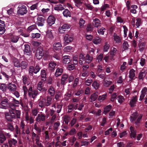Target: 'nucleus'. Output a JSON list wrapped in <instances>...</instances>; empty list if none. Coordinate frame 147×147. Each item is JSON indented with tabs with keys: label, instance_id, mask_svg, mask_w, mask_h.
<instances>
[{
	"label": "nucleus",
	"instance_id": "obj_38",
	"mask_svg": "<svg viewBox=\"0 0 147 147\" xmlns=\"http://www.w3.org/2000/svg\"><path fill=\"white\" fill-rule=\"evenodd\" d=\"M132 116H131L130 117L132 120V121H135L138 116V113L137 112H135L132 114Z\"/></svg>",
	"mask_w": 147,
	"mask_h": 147
},
{
	"label": "nucleus",
	"instance_id": "obj_64",
	"mask_svg": "<svg viewBox=\"0 0 147 147\" xmlns=\"http://www.w3.org/2000/svg\"><path fill=\"white\" fill-rule=\"evenodd\" d=\"M92 82V79H88L86 81L85 84L86 85L89 86Z\"/></svg>",
	"mask_w": 147,
	"mask_h": 147
},
{
	"label": "nucleus",
	"instance_id": "obj_25",
	"mask_svg": "<svg viewBox=\"0 0 147 147\" xmlns=\"http://www.w3.org/2000/svg\"><path fill=\"white\" fill-rule=\"evenodd\" d=\"M94 24L95 27H98L100 26V21L98 18H95L93 20Z\"/></svg>",
	"mask_w": 147,
	"mask_h": 147
},
{
	"label": "nucleus",
	"instance_id": "obj_10",
	"mask_svg": "<svg viewBox=\"0 0 147 147\" xmlns=\"http://www.w3.org/2000/svg\"><path fill=\"white\" fill-rule=\"evenodd\" d=\"M64 40L66 44H68L73 40V38L71 36L66 34L64 37Z\"/></svg>",
	"mask_w": 147,
	"mask_h": 147
},
{
	"label": "nucleus",
	"instance_id": "obj_44",
	"mask_svg": "<svg viewBox=\"0 0 147 147\" xmlns=\"http://www.w3.org/2000/svg\"><path fill=\"white\" fill-rule=\"evenodd\" d=\"M14 66L17 67H20V63L18 59H16L13 61Z\"/></svg>",
	"mask_w": 147,
	"mask_h": 147
},
{
	"label": "nucleus",
	"instance_id": "obj_52",
	"mask_svg": "<svg viewBox=\"0 0 147 147\" xmlns=\"http://www.w3.org/2000/svg\"><path fill=\"white\" fill-rule=\"evenodd\" d=\"M36 28V24H34L29 27L27 28V30L28 31H30V32Z\"/></svg>",
	"mask_w": 147,
	"mask_h": 147
},
{
	"label": "nucleus",
	"instance_id": "obj_46",
	"mask_svg": "<svg viewBox=\"0 0 147 147\" xmlns=\"http://www.w3.org/2000/svg\"><path fill=\"white\" fill-rule=\"evenodd\" d=\"M93 27L91 24H88L87 25L86 30L87 32H90L92 31Z\"/></svg>",
	"mask_w": 147,
	"mask_h": 147
},
{
	"label": "nucleus",
	"instance_id": "obj_40",
	"mask_svg": "<svg viewBox=\"0 0 147 147\" xmlns=\"http://www.w3.org/2000/svg\"><path fill=\"white\" fill-rule=\"evenodd\" d=\"M34 129L37 131V134L40 135L41 132V129L38 127L36 124L34 125Z\"/></svg>",
	"mask_w": 147,
	"mask_h": 147
},
{
	"label": "nucleus",
	"instance_id": "obj_12",
	"mask_svg": "<svg viewBox=\"0 0 147 147\" xmlns=\"http://www.w3.org/2000/svg\"><path fill=\"white\" fill-rule=\"evenodd\" d=\"M37 19L38 22L37 24L38 26H43L45 20V18L42 17H38Z\"/></svg>",
	"mask_w": 147,
	"mask_h": 147
},
{
	"label": "nucleus",
	"instance_id": "obj_4",
	"mask_svg": "<svg viewBox=\"0 0 147 147\" xmlns=\"http://www.w3.org/2000/svg\"><path fill=\"white\" fill-rule=\"evenodd\" d=\"M27 12L26 7L24 5L18 7L17 13L19 14L23 15L26 14Z\"/></svg>",
	"mask_w": 147,
	"mask_h": 147
},
{
	"label": "nucleus",
	"instance_id": "obj_54",
	"mask_svg": "<svg viewBox=\"0 0 147 147\" xmlns=\"http://www.w3.org/2000/svg\"><path fill=\"white\" fill-rule=\"evenodd\" d=\"M76 3V5L78 7L82 5V2H81V0H73Z\"/></svg>",
	"mask_w": 147,
	"mask_h": 147
},
{
	"label": "nucleus",
	"instance_id": "obj_39",
	"mask_svg": "<svg viewBox=\"0 0 147 147\" xmlns=\"http://www.w3.org/2000/svg\"><path fill=\"white\" fill-rule=\"evenodd\" d=\"M23 83L24 84H27L28 85L29 84V82H28V77L25 76H23L22 77Z\"/></svg>",
	"mask_w": 147,
	"mask_h": 147
},
{
	"label": "nucleus",
	"instance_id": "obj_58",
	"mask_svg": "<svg viewBox=\"0 0 147 147\" xmlns=\"http://www.w3.org/2000/svg\"><path fill=\"white\" fill-rule=\"evenodd\" d=\"M62 28V29H63L65 30H66L70 28V26L67 24H64L63 26H61Z\"/></svg>",
	"mask_w": 147,
	"mask_h": 147
},
{
	"label": "nucleus",
	"instance_id": "obj_49",
	"mask_svg": "<svg viewBox=\"0 0 147 147\" xmlns=\"http://www.w3.org/2000/svg\"><path fill=\"white\" fill-rule=\"evenodd\" d=\"M118 98V100L119 102L120 103H122L123 102L124 100V97L121 95H119L117 97Z\"/></svg>",
	"mask_w": 147,
	"mask_h": 147
},
{
	"label": "nucleus",
	"instance_id": "obj_43",
	"mask_svg": "<svg viewBox=\"0 0 147 147\" xmlns=\"http://www.w3.org/2000/svg\"><path fill=\"white\" fill-rule=\"evenodd\" d=\"M39 106L41 108L44 107L46 106V105L45 102V100H43L39 101L38 103Z\"/></svg>",
	"mask_w": 147,
	"mask_h": 147
},
{
	"label": "nucleus",
	"instance_id": "obj_55",
	"mask_svg": "<svg viewBox=\"0 0 147 147\" xmlns=\"http://www.w3.org/2000/svg\"><path fill=\"white\" fill-rule=\"evenodd\" d=\"M105 29L103 27H102L100 28H98V33L100 34L103 35L104 34V32L105 31Z\"/></svg>",
	"mask_w": 147,
	"mask_h": 147
},
{
	"label": "nucleus",
	"instance_id": "obj_20",
	"mask_svg": "<svg viewBox=\"0 0 147 147\" xmlns=\"http://www.w3.org/2000/svg\"><path fill=\"white\" fill-rule=\"evenodd\" d=\"M56 65V64L53 61H51L49 64V68L51 71H53Z\"/></svg>",
	"mask_w": 147,
	"mask_h": 147
},
{
	"label": "nucleus",
	"instance_id": "obj_59",
	"mask_svg": "<svg viewBox=\"0 0 147 147\" xmlns=\"http://www.w3.org/2000/svg\"><path fill=\"white\" fill-rule=\"evenodd\" d=\"M12 102L15 104L16 106H18L20 104V101L16 100L15 98H12Z\"/></svg>",
	"mask_w": 147,
	"mask_h": 147
},
{
	"label": "nucleus",
	"instance_id": "obj_21",
	"mask_svg": "<svg viewBox=\"0 0 147 147\" xmlns=\"http://www.w3.org/2000/svg\"><path fill=\"white\" fill-rule=\"evenodd\" d=\"M8 88L11 91H14L16 89V86L14 84L10 83L7 86Z\"/></svg>",
	"mask_w": 147,
	"mask_h": 147
},
{
	"label": "nucleus",
	"instance_id": "obj_17",
	"mask_svg": "<svg viewBox=\"0 0 147 147\" xmlns=\"http://www.w3.org/2000/svg\"><path fill=\"white\" fill-rule=\"evenodd\" d=\"M70 57L69 56H65L63 57V62L65 64H68L71 61Z\"/></svg>",
	"mask_w": 147,
	"mask_h": 147
},
{
	"label": "nucleus",
	"instance_id": "obj_14",
	"mask_svg": "<svg viewBox=\"0 0 147 147\" xmlns=\"http://www.w3.org/2000/svg\"><path fill=\"white\" fill-rule=\"evenodd\" d=\"M130 131L131 132L130 137L131 138H135L136 136V131L135 130L134 127L131 126L130 127Z\"/></svg>",
	"mask_w": 147,
	"mask_h": 147
},
{
	"label": "nucleus",
	"instance_id": "obj_42",
	"mask_svg": "<svg viewBox=\"0 0 147 147\" xmlns=\"http://www.w3.org/2000/svg\"><path fill=\"white\" fill-rule=\"evenodd\" d=\"M19 38L17 36H14L11 38V41L14 43L17 42Z\"/></svg>",
	"mask_w": 147,
	"mask_h": 147
},
{
	"label": "nucleus",
	"instance_id": "obj_41",
	"mask_svg": "<svg viewBox=\"0 0 147 147\" xmlns=\"http://www.w3.org/2000/svg\"><path fill=\"white\" fill-rule=\"evenodd\" d=\"M52 98L50 97H47V101L45 100V102L46 106L47 107L51 103Z\"/></svg>",
	"mask_w": 147,
	"mask_h": 147
},
{
	"label": "nucleus",
	"instance_id": "obj_23",
	"mask_svg": "<svg viewBox=\"0 0 147 147\" xmlns=\"http://www.w3.org/2000/svg\"><path fill=\"white\" fill-rule=\"evenodd\" d=\"M63 70L61 68L57 67L55 73V76L56 77H58L60 76L63 73Z\"/></svg>",
	"mask_w": 147,
	"mask_h": 147
},
{
	"label": "nucleus",
	"instance_id": "obj_61",
	"mask_svg": "<svg viewBox=\"0 0 147 147\" xmlns=\"http://www.w3.org/2000/svg\"><path fill=\"white\" fill-rule=\"evenodd\" d=\"M46 36L47 38H49L51 39H52L53 38V35L52 32L50 31L47 33L46 34Z\"/></svg>",
	"mask_w": 147,
	"mask_h": 147
},
{
	"label": "nucleus",
	"instance_id": "obj_35",
	"mask_svg": "<svg viewBox=\"0 0 147 147\" xmlns=\"http://www.w3.org/2000/svg\"><path fill=\"white\" fill-rule=\"evenodd\" d=\"M38 94V91L36 90H34L32 93H31V95H28L29 97H32L33 98H35Z\"/></svg>",
	"mask_w": 147,
	"mask_h": 147
},
{
	"label": "nucleus",
	"instance_id": "obj_63",
	"mask_svg": "<svg viewBox=\"0 0 147 147\" xmlns=\"http://www.w3.org/2000/svg\"><path fill=\"white\" fill-rule=\"evenodd\" d=\"M115 92L113 93L111 96V101L112 102H113L115 99L117 97V94Z\"/></svg>",
	"mask_w": 147,
	"mask_h": 147
},
{
	"label": "nucleus",
	"instance_id": "obj_45",
	"mask_svg": "<svg viewBox=\"0 0 147 147\" xmlns=\"http://www.w3.org/2000/svg\"><path fill=\"white\" fill-rule=\"evenodd\" d=\"M142 115L141 114H140L137 119L136 121L135 122V123L137 126H139V124L140 122V121L142 119Z\"/></svg>",
	"mask_w": 147,
	"mask_h": 147
},
{
	"label": "nucleus",
	"instance_id": "obj_37",
	"mask_svg": "<svg viewBox=\"0 0 147 147\" xmlns=\"http://www.w3.org/2000/svg\"><path fill=\"white\" fill-rule=\"evenodd\" d=\"M74 64L71 63L67 65V68L69 70H72L75 69Z\"/></svg>",
	"mask_w": 147,
	"mask_h": 147
},
{
	"label": "nucleus",
	"instance_id": "obj_24",
	"mask_svg": "<svg viewBox=\"0 0 147 147\" xmlns=\"http://www.w3.org/2000/svg\"><path fill=\"white\" fill-rule=\"evenodd\" d=\"M85 57L84 54L82 53H80L79 55V64L82 65L83 64L82 62L84 61H85Z\"/></svg>",
	"mask_w": 147,
	"mask_h": 147
},
{
	"label": "nucleus",
	"instance_id": "obj_33",
	"mask_svg": "<svg viewBox=\"0 0 147 147\" xmlns=\"http://www.w3.org/2000/svg\"><path fill=\"white\" fill-rule=\"evenodd\" d=\"M7 88L6 84L3 83L1 84L0 86V89L3 92H6Z\"/></svg>",
	"mask_w": 147,
	"mask_h": 147
},
{
	"label": "nucleus",
	"instance_id": "obj_8",
	"mask_svg": "<svg viewBox=\"0 0 147 147\" xmlns=\"http://www.w3.org/2000/svg\"><path fill=\"white\" fill-rule=\"evenodd\" d=\"M68 76L67 74H63L62 76L61 84L62 85L64 86L67 82Z\"/></svg>",
	"mask_w": 147,
	"mask_h": 147
},
{
	"label": "nucleus",
	"instance_id": "obj_28",
	"mask_svg": "<svg viewBox=\"0 0 147 147\" xmlns=\"http://www.w3.org/2000/svg\"><path fill=\"white\" fill-rule=\"evenodd\" d=\"M98 96L97 93V92H95L92 94L90 96L91 102L94 101L97 98Z\"/></svg>",
	"mask_w": 147,
	"mask_h": 147
},
{
	"label": "nucleus",
	"instance_id": "obj_2",
	"mask_svg": "<svg viewBox=\"0 0 147 147\" xmlns=\"http://www.w3.org/2000/svg\"><path fill=\"white\" fill-rule=\"evenodd\" d=\"M41 68L38 64L35 65L34 66H30L28 70L29 74L31 76L33 75L34 73L36 74L39 71Z\"/></svg>",
	"mask_w": 147,
	"mask_h": 147
},
{
	"label": "nucleus",
	"instance_id": "obj_53",
	"mask_svg": "<svg viewBox=\"0 0 147 147\" xmlns=\"http://www.w3.org/2000/svg\"><path fill=\"white\" fill-rule=\"evenodd\" d=\"M104 85L105 86H109L112 83V82L109 81H108L107 80H106L105 79V78L104 80Z\"/></svg>",
	"mask_w": 147,
	"mask_h": 147
},
{
	"label": "nucleus",
	"instance_id": "obj_60",
	"mask_svg": "<svg viewBox=\"0 0 147 147\" xmlns=\"http://www.w3.org/2000/svg\"><path fill=\"white\" fill-rule=\"evenodd\" d=\"M85 5L87 9L88 10H92L93 8V7L92 5L89 4L85 3Z\"/></svg>",
	"mask_w": 147,
	"mask_h": 147
},
{
	"label": "nucleus",
	"instance_id": "obj_3",
	"mask_svg": "<svg viewBox=\"0 0 147 147\" xmlns=\"http://www.w3.org/2000/svg\"><path fill=\"white\" fill-rule=\"evenodd\" d=\"M44 52L42 47H38L36 51V57L38 59L40 60L44 56Z\"/></svg>",
	"mask_w": 147,
	"mask_h": 147
},
{
	"label": "nucleus",
	"instance_id": "obj_47",
	"mask_svg": "<svg viewBox=\"0 0 147 147\" xmlns=\"http://www.w3.org/2000/svg\"><path fill=\"white\" fill-rule=\"evenodd\" d=\"M129 46L128 42L127 41H125L124 42L123 44V49L124 50L127 49Z\"/></svg>",
	"mask_w": 147,
	"mask_h": 147
},
{
	"label": "nucleus",
	"instance_id": "obj_51",
	"mask_svg": "<svg viewBox=\"0 0 147 147\" xmlns=\"http://www.w3.org/2000/svg\"><path fill=\"white\" fill-rule=\"evenodd\" d=\"M54 9L55 10L57 11H61L64 9L63 7L61 5H57V6L54 7Z\"/></svg>",
	"mask_w": 147,
	"mask_h": 147
},
{
	"label": "nucleus",
	"instance_id": "obj_11",
	"mask_svg": "<svg viewBox=\"0 0 147 147\" xmlns=\"http://www.w3.org/2000/svg\"><path fill=\"white\" fill-rule=\"evenodd\" d=\"M8 143L9 147H12V145L16 146L18 142L17 141L13 138H11L8 140Z\"/></svg>",
	"mask_w": 147,
	"mask_h": 147
},
{
	"label": "nucleus",
	"instance_id": "obj_26",
	"mask_svg": "<svg viewBox=\"0 0 147 147\" xmlns=\"http://www.w3.org/2000/svg\"><path fill=\"white\" fill-rule=\"evenodd\" d=\"M93 59L92 56H90V55L88 54L85 57V61L86 63H91Z\"/></svg>",
	"mask_w": 147,
	"mask_h": 147
},
{
	"label": "nucleus",
	"instance_id": "obj_27",
	"mask_svg": "<svg viewBox=\"0 0 147 147\" xmlns=\"http://www.w3.org/2000/svg\"><path fill=\"white\" fill-rule=\"evenodd\" d=\"M6 140V138L4 136L2 132L0 133V144H3Z\"/></svg>",
	"mask_w": 147,
	"mask_h": 147
},
{
	"label": "nucleus",
	"instance_id": "obj_16",
	"mask_svg": "<svg viewBox=\"0 0 147 147\" xmlns=\"http://www.w3.org/2000/svg\"><path fill=\"white\" fill-rule=\"evenodd\" d=\"M62 45L60 42H57L54 44L53 49L56 51H59L61 49Z\"/></svg>",
	"mask_w": 147,
	"mask_h": 147
},
{
	"label": "nucleus",
	"instance_id": "obj_15",
	"mask_svg": "<svg viewBox=\"0 0 147 147\" xmlns=\"http://www.w3.org/2000/svg\"><path fill=\"white\" fill-rule=\"evenodd\" d=\"M137 100V98L136 96H133L132 99L130 100L129 104L131 107H134L135 106V104L136 103Z\"/></svg>",
	"mask_w": 147,
	"mask_h": 147
},
{
	"label": "nucleus",
	"instance_id": "obj_1",
	"mask_svg": "<svg viewBox=\"0 0 147 147\" xmlns=\"http://www.w3.org/2000/svg\"><path fill=\"white\" fill-rule=\"evenodd\" d=\"M21 113L20 111L15 109H10L9 112L5 113V116L8 121L12 122L13 119H19L20 118Z\"/></svg>",
	"mask_w": 147,
	"mask_h": 147
},
{
	"label": "nucleus",
	"instance_id": "obj_48",
	"mask_svg": "<svg viewBox=\"0 0 147 147\" xmlns=\"http://www.w3.org/2000/svg\"><path fill=\"white\" fill-rule=\"evenodd\" d=\"M99 83L97 82L96 81H94L92 83V86L95 88V89H97L99 86Z\"/></svg>",
	"mask_w": 147,
	"mask_h": 147
},
{
	"label": "nucleus",
	"instance_id": "obj_31",
	"mask_svg": "<svg viewBox=\"0 0 147 147\" xmlns=\"http://www.w3.org/2000/svg\"><path fill=\"white\" fill-rule=\"evenodd\" d=\"M101 41V39L98 37H96L93 40V42L95 44L100 43Z\"/></svg>",
	"mask_w": 147,
	"mask_h": 147
},
{
	"label": "nucleus",
	"instance_id": "obj_13",
	"mask_svg": "<svg viewBox=\"0 0 147 147\" xmlns=\"http://www.w3.org/2000/svg\"><path fill=\"white\" fill-rule=\"evenodd\" d=\"M40 76L41 78V80L43 82H45L47 80L46 72L45 70L42 69L41 70Z\"/></svg>",
	"mask_w": 147,
	"mask_h": 147
},
{
	"label": "nucleus",
	"instance_id": "obj_34",
	"mask_svg": "<svg viewBox=\"0 0 147 147\" xmlns=\"http://www.w3.org/2000/svg\"><path fill=\"white\" fill-rule=\"evenodd\" d=\"M114 39L115 41H116V43H119L121 42V39L120 37L116 35L115 33L114 34Z\"/></svg>",
	"mask_w": 147,
	"mask_h": 147
},
{
	"label": "nucleus",
	"instance_id": "obj_22",
	"mask_svg": "<svg viewBox=\"0 0 147 147\" xmlns=\"http://www.w3.org/2000/svg\"><path fill=\"white\" fill-rule=\"evenodd\" d=\"M63 14L64 17L67 18L71 17V14L70 11L67 9H66L63 12Z\"/></svg>",
	"mask_w": 147,
	"mask_h": 147
},
{
	"label": "nucleus",
	"instance_id": "obj_50",
	"mask_svg": "<svg viewBox=\"0 0 147 147\" xmlns=\"http://www.w3.org/2000/svg\"><path fill=\"white\" fill-rule=\"evenodd\" d=\"M107 96V94L106 93V94H103L102 96H99L98 99L99 100L100 102L102 101L106 98Z\"/></svg>",
	"mask_w": 147,
	"mask_h": 147
},
{
	"label": "nucleus",
	"instance_id": "obj_6",
	"mask_svg": "<svg viewBox=\"0 0 147 147\" xmlns=\"http://www.w3.org/2000/svg\"><path fill=\"white\" fill-rule=\"evenodd\" d=\"M5 22L0 20V34H3L5 31Z\"/></svg>",
	"mask_w": 147,
	"mask_h": 147
},
{
	"label": "nucleus",
	"instance_id": "obj_19",
	"mask_svg": "<svg viewBox=\"0 0 147 147\" xmlns=\"http://www.w3.org/2000/svg\"><path fill=\"white\" fill-rule=\"evenodd\" d=\"M25 48L24 50V53H25L30 54L31 51L30 45L28 44H25L24 45Z\"/></svg>",
	"mask_w": 147,
	"mask_h": 147
},
{
	"label": "nucleus",
	"instance_id": "obj_18",
	"mask_svg": "<svg viewBox=\"0 0 147 147\" xmlns=\"http://www.w3.org/2000/svg\"><path fill=\"white\" fill-rule=\"evenodd\" d=\"M146 45V42H140L138 44L139 47V51L140 52L143 51L145 49Z\"/></svg>",
	"mask_w": 147,
	"mask_h": 147
},
{
	"label": "nucleus",
	"instance_id": "obj_57",
	"mask_svg": "<svg viewBox=\"0 0 147 147\" xmlns=\"http://www.w3.org/2000/svg\"><path fill=\"white\" fill-rule=\"evenodd\" d=\"M7 127L11 131H13L14 130V128L11 123H8Z\"/></svg>",
	"mask_w": 147,
	"mask_h": 147
},
{
	"label": "nucleus",
	"instance_id": "obj_29",
	"mask_svg": "<svg viewBox=\"0 0 147 147\" xmlns=\"http://www.w3.org/2000/svg\"><path fill=\"white\" fill-rule=\"evenodd\" d=\"M112 108V106L111 105L107 106L104 108V113L106 115L107 113L110 111Z\"/></svg>",
	"mask_w": 147,
	"mask_h": 147
},
{
	"label": "nucleus",
	"instance_id": "obj_30",
	"mask_svg": "<svg viewBox=\"0 0 147 147\" xmlns=\"http://www.w3.org/2000/svg\"><path fill=\"white\" fill-rule=\"evenodd\" d=\"M135 70L133 69H132L129 71V77L131 80H133L135 76Z\"/></svg>",
	"mask_w": 147,
	"mask_h": 147
},
{
	"label": "nucleus",
	"instance_id": "obj_9",
	"mask_svg": "<svg viewBox=\"0 0 147 147\" xmlns=\"http://www.w3.org/2000/svg\"><path fill=\"white\" fill-rule=\"evenodd\" d=\"M45 118L46 116L44 114H38L36 118V121L38 122L44 121L45 120Z\"/></svg>",
	"mask_w": 147,
	"mask_h": 147
},
{
	"label": "nucleus",
	"instance_id": "obj_56",
	"mask_svg": "<svg viewBox=\"0 0 147 147\" xmlns=\"http://www.w3.org/2000/svg\"><path fill=\"white\" fill-rule=\"evenodd\" d=\"M110 45L108 44V42H106L104 47L103 49L105 52L107 51L109 49Z\"/></svg>",
	"mask_w": 147,
	"mask_h": 147
},
{
	"label": "nucleus",
	"instance_id": "obj_7",
	"mask_svg": "<svg viewBox=\"0 0 147 147\" xmlns=\"http://www.w3.org/2000/svg\"><path fill=\"white\" fill-rule=\"evenodd\" d=\"M0 101V104L3 106H6L9 104V101L7 98H2Z\"/></svg>",
	"mask_w": 147,
	"mask_h": 147
},
{
	"label": "nucleus",
	"instance_id": "obj_62",
	"mask_svg": "<svg viewBox=\"0 0 147 147\" xmlns=\"http://www.w3.org/2000/svg\"><path fill=\"white\" fill-rule=\"evenodd\" d=\"M76 131L75 129L73 128L70 131L69 134L70 135H73L76 134Z\"/></svg>",
	"mask_w": 147,
	"mask_h": 147
},
{
	"label": "nucleus",
	"instance_id": "obj_5",
	"mask_svg": "<svg viewBox=\"0 0 147 147\" xmlns=\"http://www.w3.org/2000/svg\"><path fill=\"white\" fill-rule=\"evenodd\" d=\"M55 17L53 15H50L48 18L47 22L49 25L51 26L55 24Z\"/></svg>",
	"mask_w": 147,
	"mask_h": 147
},
{
	"label": "nucleus",
	"instance_id": "obj_32",
	"mask_svg": "<svg viewBox=\"0 0 147 147\" xmlns=\"http://www.w3.org/2000/svg\"><path fill=\"white\" fill-rule=\"evenodd\" d=\"M28 65V62L25 61H22L20 63V67L22 69H26Z\"/></svg>",
	"mask_w": 147,
	"mask_h": 147
},
{
	"label": "nucleus",
	"instance_id": "obj_36",
	"mask_svg": "<svg viewBox=\"0 0 147 147\" xmlns=\"http://www.w3.org/2000/svg\"><path fill=\"white\" fill-rule=\"evenodd\" d=\"M48 91L49 94L51 96H53L54 95L55 91L54 89L53 86H51L49 88Z\"/></svg>",
	"mask_w": 147,
	"mask_h": 147
}]
</instances>
